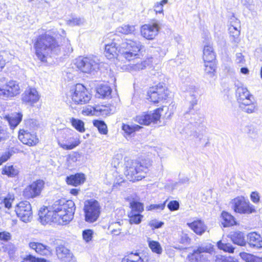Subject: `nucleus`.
<instances>
[{"mask_svg":"<svg viewBox=\"0 0 262 262\" xmlns=\"http://www.w3.org/2000/svg\"><path fill=\"white\" fill-rule=\"evenodd\" d=\"M29 247L34 250L37 253L42 255H50L52 254L51 248L45 245L38 242H30Z\"/></svg>","mask_w":262,"mask_h":262,"instance_id":"nucleus-20","label":"nucleus"},{"mask_svg":"<svg viewBox=\"0 0 262 262\" xmlns=\"http://www.w3.org/2000/svg\"><path fill=\"white\" fill-rule=\"evenodd\" d=\"M205 62V72L210 77H212L215 72V65L213 61H206Z\"/></svg>","mask_w":262,"mask_h":262,"instance_id":"nucleus-39","label":"nucleus"},{"mask_svg":"<svg viewBox=\"0 0 262 262\" xmlns=\"http://www.w3.org/2000/svg\"><path fill=\"white\" fill-rule=\"evenodd\" d=\"M6 64V61L2 55H0V71L4 68Z\"/></svg>","mask_w":262,"mask_h":262,"instance_id":"nucleus-63","label":"nucleus"},{"mask_svg":"<svg viewBox=\"0 0 262 262\" xmlns=\"http://www.w3.org/2000/svg\"><path fill=\"white\" fill-rule=\"evenodd\" d=\"M18 138L23 143L29 146H34L38 142V139L35 134H31L24 129L19 130Z\"/></svg>","mask_w":262,"mask_h":262,"instance_id":"nucleus-17","label":"nucleus"},{"mask_svg":"<svg viewBox=\"0 0 262 262\" xmlns=\"http://www.w3.org/2000/svg\"><path fill=\"white\" fill-rule=\"evenodd\" d=\"M160 27L157 23L145 24L142 26L141 33L147 39H153L158 34Z\"/></svg>","mask_w":262,"mask_h":262,"instance_id":"nucleus-15","label":"nucleus"},{"mask_svg":"<svg viewBox=\"0 0 262 262\" xmlns=\"http://www.w3.org/2000/svg\"><path fill=\"white\" fill-rule=\"evenodd\" d=\"M229 31L232 41L237 45L240 40L239 38L240 34L239 31L238 30L236 27L233 26H231L229 28Z\"/></svg>","mask_w":262,"mask_h":262,"instance_id":"nucleus-40","label":"nucleus"},{"mask_svg":"<svg viewBox=\"0 0 262 262\" xmlns=\"http://www.w3.org/2000/svg\"><path fill=\"white\" fill-rule=\"evenodd\" d=\"M128 217L129 222L130 224H139L141 222L143 216L139 213L130 212L128 213Z\"/></svg>","mask_w":262,"mask_h":262,"instance_id":"nucleus-37","label":"nucleus"},{"mask_svg":"<svg viewBox=\"0 0 262 262\" xmlns=\"http://www.w3.org/2000/svg\"><path fill=\"white\" fill-rule=\"evenodd\" d=\"M14 200V195L10 193H8L6 196H2L0 197L1 203L4 204L5 207L8 209L11 208L12 203Z\"/></svg>","mask_w":262,"mask_h":262,"instance_id":"nucleus-36","label":"nucleus"},{"mask_svg":"<svg viewBox=\"0 0 262 262\" xmlns=\"http://www.w3.org/2000/svg\"><path fill=\"white\" fill-rule=\"evenodd\" d=\"M245 61L244 56L241 53H237L236 54V62L237 63H244Z\"/></svg>","mask_w":262,"mask_h":262,"instance_id":"nucleus-62","label":"nucleus"},{"mask_svg":"<svg viewBox=\"0 0 262 262\" xmlns=\"http://www.w3.org/2000/svg\"><path fill=\"white\" fill-rule=\"evenodd\" d=\"M19 171V168L17 166L7 164L2 169V173L13 178L17 176Z\"/></svg>","mask_w":262,"mask_h":262,"instance_id":"nucleus-31","label":"nucleus"},{"mask_svg":"<svg viewBox=\"0 0 262 262\" xmlns=\"http://www.w3.org/2000/svg\"><path fill=\"white\" fill-rule=\"evenodd\" d=\"M201 119L202 118L199 114H195L193 115V117H191L190 122L191 123L199 124L202 121Z\"/></svg>","mask_w":262,"mask_h":262,"instance_id":"nucleus-54","label":"nucleus"},{"mask_svg":"<svg viewBox=\"0 0 262 262\" xmlns=\"http://www.w3.org/2000/svg\"><path fill=\"white\" fill-rule=\"evenodd\" d=\"M20 93V88L16 81H7L5 78L0 79V96L8 98L13 97Z\"/></svg>","mask_w":262,"mask_h":262,"instance_id":"nucleus-7","label":"nucleus"},{"mask_svg":"<svg viewBox=\"0 0 262 262\" xmlns=\"http://www.w3.org/2000/svg\"><path fill=\"white\" fill-rule=\"evenodd\" d=\"M130 206L132 208L130 212L141 213L144 210L143 205L140 202L133 201L130 203Z\"/></svg>","mask_w":262,"mask_h":262,"instance_id":"nucleus-45","label":"nucleus"},{"mask_svg":"<svg viewBox=\"0 0 262 262\" xmlns=\"http://www.w3.org/2000/svg\"><path fill=\"white\" fill-rule=\"evenodd\" d=\"M179 240L180 243L184 245H188L191 242V239L189 237L188 235L184 232H182L181 234Z\"/></svg>","mask_w":262,"mask_h":262,"instance_id":"nucleus-51","label":"nucleus"},{"mask_svg":"<svg viewBox=\"0 0 262 262\" xmlns=\"http://www.w3.org/2000/svg\"><path fill=\"white\" fill-rule=\"evenodd\" d=\"M24 260L29 262H47V260L43 258H37L31 254L27 255L24 257Z\"/></svg>","mask_w":262,"mask_h":262,"instance_id":"nucleus-48","label":"nucleus"},{"mask_svg":"<svg viewBox=\"0 0 262 262\" xmlns=\"http://www.w3.org/2000/svg\"><path fill=\"white\" fill-rule=\"evenodd\" d=\"M93 234V231L91 229L84 230L82 232L83 239L87 243L89 242L92 240Z\"/></svg>","mask_w":262,"mask_h":262,"instance_id":"nucleus-50","label":"nucleus"},{"mask_svg":"<svg viewBox=\"0 0 262 262\" xmlns=\"http://www.w3.org/2000/svg\"><path fill=\"white\" fill-rule=\"evenodd\" d=\"M219 249L229 253H233L235 248L230 243L220 241L217 243Z\"/></svg>","mask_w":262,"mask_h":262,"instance_id":"nucleus-38","label":"nucleus"},{"mask_svg":"<svg viewBox=\"0 0 262 262\" xmlns=\"http://www.w3.org/2000/svg\"><path fill=\"white\" fill-rule=\"evenodd\" d=\"M191 100H190V106L189 107V112H191L193 109V106L197 104L196 97L194 94H192L190 96Z\"/></svg>","mask_w":262,"mask_h":262,"instance_id":"nucleus-58","label":"nucleus"},{"mask_svg":"<svg viewBox=\"0 0 262 262\" xmlns=\"http://www.w3.org/2000/svg\"><path fill=\"white\" fill-rule=\"evenodd\" d=\"M148 246L153 252L160 254L162 252V248L158 242L155 241H148Z\"/></svg>","mask_w":262,"mask_h":262,"instance_id":"nucleus-41","label":"nucleus"},{"mask_svg":"<svg viewBox=\"0 0 262 262\" xmlns=\"http://www.w3.org/2000/svg\"><path fill=\"white\" fill-rule=\"evenodd\" d=\"M22 117L23 115L20 113H14L5 116L11 128H14L17 126L21 121Z\"/></svg>","mask_w":262,"mask_h":262,"instance_id":"nucleus-25","label":"nucleus"},{"mask_svg":"<svg viewBox=\"0 0 262 262\" xmlns=\"http://www.w3.org/2000/svg\"><path fill=\"white\" fill-rule=\"evenodd\" d=\"M72 99L75 103L83 104L88 103L91 98V95L85 87L80 83L77 84L71 90Z\"/></svg>","mask_w":262,"mask_h":262,"instance_id":"nucleus-9","label":"nucleus"},{"mask_svg":"<svg viewBox=\"0 0 262 262\" xmlns=\"http://www.w3.org/2000/svg\"><path fill=\"white\" fill-rule=\"evenodd\" d=\"M164 224V223L162 222H159L157 221L156 220H151L149 223V225L151 227H154L155 228H159L161 227Z\"/></svg>","mask_w":262,"mask_h":262,"instance_id":"nucleus-55","label":"nucleus"},{"mask_svg":"<svg viewBox=\"0 0 262 262\" xmlns=\"http://www.w3.org/2000/svg\"><path fill=\"white\" fill-rule=\"evenodd\" d=\"M54 33V35H55V37L57 39H59V36H60L61 37V39L63 40V41L67 44V45H68L69 44V40L66 38V32L63 29H60L59 31L58 32V33L57 34H55V33Z\"/></svg>","mask_w":262,"mask_h":262,"instance_id":"nucleus-52","label":"nucleus"},{"mask_svg":"<svg viewBox=\"0 0 262 262\" xmlns=\"http://www.w3.org/2000/svg\"><path fill=\"white\" fill-rule=\"evenodd\" d=\"M11 235L10 233L6 231L0 232V239L7 242L10 239Z\"/></svg>","mask_w":262,"mask_h":262,"instance_id":"nucleus-56","label":"nucleus"},{"mask_svg":"<svg viewBox=\"0 0 262 262\" xmlns=\"http://www.w3.org/2000/svg\"><path fill=\"white\" fill-rule=\"evenodd\" d=\"M122 262H145L143 261L138 253H130L126 256Z\"/></svg>","mask_w":262,"mask_h":262,"instance_id":"nucleus-35","label":"nucleus"},{"mask_svg":"<svg viewBox=\"0 0 262 262\" xmlns=\"http://www.w3.org/2000/svg\"><path fill=\"white\" fill-rule=\"evenodd\" d=\"M168 0H162L160 2H157L154 6V11L156 13H163L164 5L167 3Z\"/></svg>","mask_w":262,"mask_h":262,"instance_id":"nucleus-46","label":"nucleus"},{"mask_svg":"<svg viewBox=\"0 0 262 262\" xmlns=\"http://www.w3.org/2000/svg\"><path fill=\"white\" fill-rule=\"evenodd\" d=\"M75 210L74 203L71 200L56 201L49 210L47 208L39 212V220L42 225L56 223L67 224L71 221Z\"/></svg>","mask_w":262,"mask_h":262,"instance_id":"nucleus-1","label":"nucleus"},{"mask_svg":"<svg viewBox=\"0 0 262 262\" xmlns=\"http://www.w3.org/2000/svg\"><path fill=\"white\" fill-rule=\"evenodd\" d=\"M15 211L18 217L23 222L28 223L31 221L32 218V210L29 202H20L15 207Z\"/></svg>","mask_w":262,"mask_h":262,"instance_id":"nucleus-10","label":"nucleus"},{"mask_svg":"<svg viewBox=\"0 0 262 262\" xmlns=\"http://www.w3.org/2000/svg\"><path fill=\"white\" fill-rule=\"evenodd\" d=\"M217 262H237L236 260L231 257H225L221 256V258H218Z\"/></svg>","mask_w":262,"mask_h":262,"instance_id":"nucleus-57","label":"nucleus"},{"mask_svg":"<svg viewBox=\"0 0 262 262\" xmlns=\"http://www.w3.org/2000/svg\"><path fill=\"white\" fill-rule=\"evenodd\" d=\"M250 197L252 201L254 203H257L259 201V196L257 192H252Z\"/></svg>","mask_w":262,"mask_h":262,"instance_id":"nucleus-61","label":"nucleus"},{"mask_svg":"<svg viewBox=\"0 0 262 262\" xmlns=\"http://www.w3.org/2000/svg\"><path fill=\"white\" fill-rule=\"evenodd\" d=\"M236 93L237 100L240 104L243 102H249V100L251 99H253V97L250 94L246 88L238 87Z\"/></svg>","mask_w":262,"mask_h":262,"instance_id":"nucleus-21","label":"nucleus"},{"mask_svg":"<svg viewBox=\"0 0 262 262\" xmlns=\"http://www.w3.org/2000/svg\"><path fill=\"white\" fill-rule=\"evenodd\" d=\"M136 31L135 26L132 25H123L117 28V31L119 33L128 35L133 34Z\"/></svg>","mask_w":262,"mask_h":262,"instance_id":"nucleus-33","label":"nucleus"},{"mask_svg":"<svg viewBox=\"0 0 262 262\" xmlns=\"http://www.w3.org/2000/svg\"><path fill=\"white\" fill-rule=\"evenodd\" d=\"M56 255L62 262H71L72 260L73 255L70 250L63 245H59L56 248Z\"/></svg>","mask_w":262,"mask_h":262,"instance_id":"nucleus-19","label":"nucleus"},{"mask_svg":"<svg viewBox=\"0 0 262 262\" xmlns=\"http://www.w3.org/2000/svg\"><path fill=\"white\" fill-rule=\"evenodd\" d=\"M230 237L232 242L239 246H244L246 244L244 233L241 231L231 233Z\"/></svg>","mask_w":262,"mask_h":262,"instance_id":"nucleus-29","label":"nucleus"},{"mask_svg":"<svg viewBox=\"0 0 262 262\" xmlns=\"http://www.w3.org/2000/svg\"><path fill=\"white\" fill-rule=\"evenodd\" d=\"M222 224L224 227L233 226L236 224L235 218L226 211H223L221 214Z\"/></svg>","mask_w":262,"mask_h":262,"instance_id":"nucleus-27","label":"nucleus"},{"mask_svg":"<svg viewBox=\"0 0 262 262\" xmlns=\"http://www.w3.org/2000/svg\"><path fill=\"white\" fill-rule=\"evenodd\" d=\"M187 225L198 235H202L207 229V227L204 222L200 220L194 221L191 223H188Z\"/></svg>","mask_w":262,"mask_h":262,"instance_id":"nucleus-22","label":"nucleus"},{"mask_svg":"<svg viewBox=\"0 0 262 262\" xmlns=\"http://www.w3.org/2000/svg\"><path fill=\"white\" fill-rule=\"evenodd\" d=\"M84 212L85 221L93 223L97 220L100 213V206L95 200H89L84 202Z\"/></svg>","mask_w":262,"mask_h":262,"instance_id":"nucleus-6","label":"nucleus"},{"mask_svg":"<svg viewBox=\"0 0 262 262\" xmlns=\"http://www.w3.org/2000/svg\"><path fill=\"white\" fill-rule=\"evenodd\" d=\"M113 41L105 45L104 53L107 58L111 59L115 57L119 60L127 61L137 59L139 57V52L143 46L138 40L126 39L121 43L118 44Z\"/></svg>","mask_w":262,"mask_h":262,"instance_id":"nucleus-2","label":"nucleus"},{"mask_svg":"<svg viewBox=\"0 0 262 262\" xmlns=\"http://www.w3.org/2000/svg\"><path fill=\"white\" fill-rule=\"evenodd\" d=\"M71 122L73 126L78 131L81 133L85 131L84 123L82 120L72 118L71 119Z\"/></svg>","mask_w":262,"mask_h":262,"instance_id":"nucleus-43","label":"nucleus"},{"mask_svg":"<svg viewBox=\"0 0 262 262\" xmlns=\"http://www.w3.org/2000/svg\"><path fill=\"white\" fill-rule=\"evenodd\" d=\"M239 106L244 112L248 114L253 113L257 110L256 103L254 101V99H250L248 102H243Z\"/></svg>","mask_w":262,"mask_h":262,"instance_id":"nucleus-28","label":"nucleus"},{"mask_svg":"<svg viewBox=\"0 0 262 262\" xmlns=\"http://www.w3.org/2000/svg\"><path fill=\"white\" fill-rule=\"evenodd\" d=\"M215 59V55L212 47L210 45H206L204 47L203 59L204 62L213 61Z\"/></svg>","mask_w":262,"mask_h":262,"instance_id":"nucleus-30","label":"nucleus"},{"mask_svg":"<svg viewBox=\"0 0 262 262\" xmlns=\"http://www.w3.org/2000/svg\"><path fill=\"white\" fill-rule=\"evenodd\" d=\"M84 23L83 18L80 17H73L67 20V24L70 26H80Z\"/></svg>","mask_w":262,"mask_h":262,"instance_id":"nucleus-44","label":"nucleus"},{"mask_svg":"<svg viewBox=\"0 0 262 262\" xmlns=\"http://www.w3.org/2000/svg\"><path fill=\"white\" fill-rule=\"evenodd\" d=\"M180 204L177 201H171L167 205L168 208L171 211L178 210Z\"/></svg>","mask_w":262,"mask_h":262,"instance_id":"nucleus-53","label":"nucleus"},{"mask_svg":"<svg viewBox=\"0 0 262 262\" xmlns=\"http://www.w3.org/2000/svg\"><path fill=\"white\" fill-rule=\"evenodd\" d=\"M239 255L246 262H262V257L256 256L252 254L241 252Z\"/></svg>","mask_w":262,"mask_h":262,"instance_id":"nucleus-34","label":"nucleus"},{"mask_svg":"<svg viewBox=\"0 0 262 262\" xmlns=\"http://www.w3.org/2000/svg\"><path fill=\"white\" fill-rule=\"evenodd\" d=\"M142 127L136 124L122 123L121 128L124 132V137L127 138L134 136L136 132L139 130Z\"/></svg>","mask_w":262,"mask_h":262,"instance_id":"nucleus-23","label":"nucleus"},{"mask_svg":"<svg viewBox=\"0 0 262 262\" xmlns=\"http://www.w3.org/2000/svg\"><path fill=\"white\" fill-rule=\"evenodd\" d=\"M62 44H59L55 38L49 34L38 36L34 43L35 54L38 59L47 61L48 56L58 55L61 52Z\"/></svg>","mask_w":262,"mask_h":262,"instance_id":"nucleus-3","label":"nucleus"},{"mask_svg":"<svg viewBox=\"0 0 262 262\" xmlns=\"http://www.w3.org/2000/svg\"><path fill=\"white\" fill-rule=\"evenodd\" d=\"M147 64L148 63L146 61L140 60L137 63L133 64L132 66V68L134 70L139 71L140 70L144 69L146 67Z\"/></svg>","mask_w":262,"mask_h":262,"instance_id":"nucleus-49","label":"nucleus"},{"mask_svg":"<svg viewBox=\"0 0 262 262\" xmlns=\"http://www.w3.org/2000/svg\"><path fill=\"white\" fill-rule=\"evenodd\" d=\"M44 185V182L41 180L33 182L24 189L23 192V196L28 199L38 196L41 193Z\"/></svg>","mask_w":262,"mask_h":262,"instance_id":"nucleus-12","label":"nucleus"},{"mask_svg":"<svg viewBox=\"0 0 262 262\" xmlns=\"http://www.w3.org/2000/svg\"><path fill=\"white\" fill-rule=\"evenodd\" d=\"M84 175L83 173H77L75 175H71L67 177L66 182L68 184L75 186L80 185L84 181Z\"/></svg>","mask_w":262,"mask_h":262,"instance_id":"nucleus-26","label":"nucleus"},{"mask_svg":"<svg viewBox=\"0 0 262 262\" xmlns=\"http://www.w3.org/2000/svg\"><path fill=\"white\" fill-rule=\"evenodd\" d=\"M168 91L163 86V84L150 88L147 92L148 99L154 103H158L168 97Z\"/></svg>","mask_w":262,"mask_h":262,"instance_id":"nucleus-11","label":"nucleus"},{"mask_svg":"<svg viewBox=\"0 0 262 262\" xmlns=\"http://www.w3.org/2000/svg\"><path fill=\"white\" fill-rule=\"evenodd\" d=\"M167 200H166L163 203L159 204H151L149 206L146 207L147 210H162L165 207L166 203Z\"/></svg>","mask_w":262,"mask_h":262,"instance_id":"nucleus-47","label":"nucleus"},{"mask_svg":"<svg viewBox=\"0 0 262 262\" xmlns=\"http://www.w3.org/2000/svg\"><path fill=\"white\" fill-rule=\"evenodd\" d=\"M11 154L9 151L5 152L0 157V165L7 161L11 157Z\"/></svg>","mask_w":262,"mask_h":262,"instance_id":"nucleus-60","label":"nucleus"},{"mask_svg":"<svg viewBox=\"0 0 262 262\" xmlns=\"http://www.w3.org/2000/svg\"><path fill=\"white\" fill-rule=\"evenodd\" d=\"M189 178L187 177H184L180 179L179 183L181 184H185L189 182Z\"/></svg>","mask_w":262,"mask_h":262,"instance_id":"nucleus-64","label":"nucleus"},{"mask_svg":"<svg viewBox=\"0 0 262 262\" xmlns=\"http://www.w3.org/2000/svg\"><path fill=\"white\" fill-rule=\"evenodd\" d=\"M159 108L156 110L152 113L142 114L137 116L135 121L140 124L148 125L151 123H156L161 117Z\"/></svg>","mask_w":262,"mask_h":262,"instance_id":"nucleus-13","label":"nucleus"},{"mask_svg":"<svg viewBox=\"0 0 262 262\" xmlns=\"http://www.w3.org/2000/svg\"><path fill=\"white\" fill-rule=\"evenodd\" d=\"M93 124L98 128L101 134L106 135L107 133V126L104 121L101 120H94Z\"/></svg>","mask_w":262,"mask_h":262,"instance_id":"nucleus-42","label":"nucleus"},{"mask_svg":"<svg viewBox=\"0 0 262 262\" xmlns=\"http://www.w3.org/2000/svg\"><path fill=\"white\" fill-rule=\"evenodd\" d=\"M75 64L83 73H90L99 68V60L96 56L79 57L76 59Z\"/></svg>","mask_w":262,"mask_h":262,"instance_id":"nucleus-5","label":"nucleus"},{"mask_svg":"<svg viewBox=\"0 0 262 262\" xmlns=\"http://www.w3.org/2000/svg\"><path fill=\"white\" fill-rule=\"evenodd\" d=\"M212 251L213 247L211 244L202 245L199 247L196 250H194L192 253L188 255V258L191 262L203 261L206 259L204 253H210Z\"/></svg>","mask_w":262,"mask_h":262,"instance_id":"nucleus-14","label":"nucleus"},{"mask_svg":"<svg viewBox=\"0 0 262 262\" xmlns=\"http://www.w3.org/2000/svg\"><path fill=\"white\" fill-rule=\"evenodd\" d=\"M234 211L240 214H251L256 212L254 205L244 196H237L231 201Z\"/></svg>","mask_w":262,"mask_h":262,"instance_id":"nucleus-8","label":"nucleus"},{"mask_svg":"<svg viewBox=\"0 0 262 262\" xmlns=\"http://www.w3.org/2000/svg\"><path fill=\"white\" fill-rule=\"evenodd\" d=\"M39 99V96L37 90L34 88L27 89L22 94V101L26 104L33 105Z\"/></svg>","mask_w":262,"mask_h":262,"instance_id":"nucleus-16","label":"nucleus"},{"mask_svg":"<svg viewBox=\"0 0 262 262\" xmlns=\"http://www.w3.org/2000/svg\"><path fill=\"white\" fill-rule=\"evenodd\" d=\"M112 89L106 84H101L97 89V96L99 98H107L110 96Z\"/></svg>","mask_w":262,"mask_h":262,"instance_id":"nucleus-32","label":"nucleus"},{"mask_svg":"<svg viewBox=\"0 0 262 262\" xmlns=\"http://www.w3.org/2000/svg\"><path fill=\"white\" fill-rule=\"evenodd\" d=\"M151 162L148 159L127 161L124 174L130 181H139L145 177Z\"/></svg>","mask_w":262,"mask_h":262,"instance_id":"nucleus-4","label":"nucleus"},{"mask_svg":"<svg viewBox=\"0 0 262 262\" xmlns=\"http://www.w3.org/2000/svg\"><path fill=\"white\" fill-rule=\"evenodd\" d=\"M249 246L255 249L262 250V237L255 232L248 233L247 237Z\"/></svg>","mask_w":262,"mask_h":262,"instance_id":"nucleus-18","label":"nucleus"},{"mask_svg":"<svg viewBox=\"0 0 262 262\" xmlns=\"http://www.w3.org/2000/svg\"><path fill=\"white\" fill-rule=\"evenodd\" d=\"M7 137V133L6 130L0 126V142L5 141Z\"/></svg>","mask_w":262,"mask_h":262,"instance_id":"nucleus-59","label":"nucleus"},{"mask_svg":"<svg viewBox=\"0 0 262 262\" xmlns=\"http://www.w3.org/2000/svg\"><path fill=\"white\" fill-rule=\"evenodd\" d=\"M80 144L79 139L70 137L67 140L58 141L59 145L66 150H71Z\"/></svg>","mask_w":262,"mask_h":262,"instance_id":"nucleus-24","label":"nucleus"}]
</instances>
